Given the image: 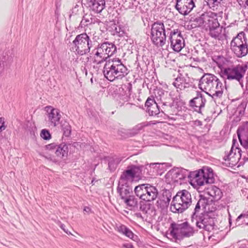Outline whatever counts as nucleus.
Instances as JSON below:
<instances>
[{"instance_id":"obj_1","label":"nucleus","mask_w":248,"mask_h":248,"mask_svg":"<svg viewBox=\"0 0 248 248\" xmlns=\"http://www.w3.org/2000/svg\"><path fill=\"white\" fill-rule=\"evenodd\" d=\"M93 62L97 65H99L105 62L103 73L104 77L110 81L115 79H122L128 74V69L118 59H108V57L102 56L99 53L92 50Z\"/></svg>"},{"instance_id":"obj_2","label":"nucleus","mask_w":248,"mask_h":248,"mask_svg":"<svg viewBox=\"0 0 248 248\" xmlns=\"http://www.w3.org/2000/svg\"><path fill=\"white\" fill-rule=\"evenodd\" d=\"M215 13H205L196 17L193 21L192 26L200 27L209 31V35L215 39L223 40L226 38L225 28L221 26Z\"/></svg>"},{"instance_id":"obj_3","label":"nucleus","mask_w":248,"mask_h":248,"mask_svg":"<svg viewBox=\"0 0 248 248\" xmlns=\"http://www.w3.org/2000/svg\"><path fill=\"white\" fill-rule=\"evenodd\" d=\"M214 61L220 68V75L223 78L229 80H235L243 86V78L248 69L247 65L238 64L221 68L225 61V58L223 56H218Z\"/></svg>"},{"instance_id":"obj_4","label":"nucleus","mask_w":248,"mask_h":248,"mask_svg":"<svg viewBox=\"0 0 248 248\" xmlns=\"http://www.w3.org/2000/svg\"><path fill=\"white\" fill-rule=\"evenodd\" d=\"M192 202L191 194L186 190L177 193L171 202L170 209L173 212L183 213Z\"/></svg>"},{"instance_id":"obj_5","label":"nucleus","mask_w":248,"mask_h":248,"mask_svg":"<svg viewBox=\"0 0 248 248\" xmlns=\"http://www.w3.org/2000/svg\"><path fill=\"white\" fill-rule=\"evenodd\" d=\"M171 31L170 28H165L161 21L154 23L151 28V39L152 43L157 47L164 46L166 42V33L170 34Z\"/></svg>"},{"instance_id":"obj_6","label":"nucleus","mask_w":248,"mask_h":248,"mask_svg":"<svg viewBox=\"0 0 248 248\" xmlns=\"http://www.w3.org/2000/svg\"><path fill=\"white\" fill-rule=\"evenodd\" d=\"M93 46L91 36L86 33H82L77 35L71 44L70 49L71 51L82 56L89 53Z\"/></svg>"},{"instance_id":"obj_7","label":"nucleus","mask_w":248,"mask_h":248,"mask_svg":"<svg viewBox=\"0 0 248 248\" xmlns=\"http://www.w3.org/2000/svg\"><path fill=\"white\" fill-rule=\"evenodd\" d=\"M170 231V236L179 240L191 237L195 232L194 228L186 221L181 224L172 223Z\"/></svg>"},{"instance_id":"obj_8","label":"nucleus","mask_w":248,"mask_h":248,"mask_svg":"<svg viewBox=\"0 0 248 248\" xmlns=\"http://www.w3.org/2000/svg\"><path fill=\"white\" fill-rule=\"evenodd\" d=\"M230 48L238 58H242L248 53L247 39L244 32L238 33L234 37L230 43Z\"/></svg>"},{"instance_id":"obj_9","label":"nucleus","mask_w":248,"mask_h":248,"mask_svg":"<svg viewBox=\"0 0 248 248\" xmlns=\"http://www.w3.org/2000/svg\"><path fill=\"white\" fill-rule=\"evenodd\" d=\"M134 192L140 200L150 202L155 200L158 195L157 188L149 184H143L136 186Z\"/></svg>"},{"instance_id":"obj_10","label":"nucleus","mask_w":248,"mask_h":248,"mask_svg":"<svg viewBox=\"0 0 248 248\" xmlns=\"http://www.w3.org/2000/svg\"><path fill=\"white\" fill-rule=\"evenodd\" d=\"M143 168L142 166H128L127 170L124 171L121 174L119 183L129 185L134 180L140 179L142 175Z\"/></svg>"},{"instance_id":"obj_11","label":"nucleus","mask_w":248,"mask_h":248,"mask_svg":"<svg viewBox=\"0 0 248 248\" xmlns=\"http://www.w3.org/2000/svg\"><path fill=\"white\" fill-rule=\"evenodd\" d=\"M189 180L192 185L201 186L205 184H212L214 182L212 170L210 169L206 172L203 170L191 172Z\"/></svg>"},{"instance_id":"obj_12","label":"nucleus","mask_w":248,"mask_h":248,"mask_svg":"<svg viewBox=\"0 0 248 248\" xmlns=\"http://www.w3.org/2000/svg\"><path fill=\"white\" fill-rule=\"evenodd\" d=\"M132 189L128 185L118 183L117 192L124 203L128 206L134 207L137 204V200L134 195H131Z\"/></svg>"},{"instance_id":"obj_13","label":"nucleus","mask_w":248,"mask_h":248,"mask_svg":"<svg viewBox=\"0 0 248 248\" xmlns=\"http://www.w3.org/2000/svg\"><path fill=\"white\" fill-rule=\"evenodd\" d=\"M155 94L156 100H160L162 104L161 111L165 114H171V108L173 105L171 102L172 99L168 92L157 89L155 92Z\"/></svg>"},{"instance_id":"obj_14","label":"nucleus","mask_w":248,"mask_h":248,"mask_svg":"<svg viewBox=\"0 0 248 248\" xmlns=\"http://www.w3.org/2000/svg\"><path fill=\"white\" fill-rule=\"evenodd\" d=\"M193 223H195L197 227L200 229L207 232H211L214 229L215 225L214 218L210 217L207 214L195 217Z\"/></svg>"},{"instance_id":"obj_15","label":"nucleus","mask_w":248,"mask_h":248,"mask_svg":"<svg viewBox=\"0 0 248 248\" xmlns=\"http://www.w3.org/2000/svg\"><path fill=\"white\" fill-rule=\"evenodd\" d=\"M169 40L171 47L176 52L180 51L185 46L184 40L178 30H173L170 31Z\"/></svg>"},{"instance_id":"obj_16","label":"nucleus","mask_w":248,"mask_h":248,"mask_svg":"<svg viewBox=\"0 0 248 248\" xmlns=\"http://www.w3.org/2000/svg\"><path fill=\"white\" fill-rule=\"evenodd\" d=\"M218 80L219 79L214 75L205 74L201 78L199 84V88L207 94L211 88L213 89L212 88Z\"/></svg>"},{"instance_id":"obj_17","label":"nucleus","mask_w":248,"mask_h":248,"mask_svg":"<svg viewBox=\"0 0 248 248\" xmlns=\"http://www.w3.org/2000/svg\"><path fill=\"white\" fill-rule=\"evenodd\" d=\"M45 110L49 126L54 127L58 125L61 118L60 110L50 106H46Z\"/></svg>"},{"instance_id":"obj_18","label":"nucleus","mask_w":248,"mask_h":248,"mask_svg":"<svg viewBox=\"0 0 248 248\" xmlns=\"http://www.w3.org/2000/svg\"><path fill=\"white\" fill-rule=\"evenodd\" d=\"M194 7L193 0H176L175 8L182 15H188Z\"/></svg>"},{"instance_id":"obj_19","label":"nucleus","mask_w":248,"mask_h":248,"mask_svg":"<svg viewBox=\"0 0 248 248\" xmlns=\"http://www.w3.org/2000/svg\"><path fill=\"white\" fill-rule=\"evenodd\" d=\"M86 5L89 10L94 14L100 13L105 8V0H85Z\"/></svg>"},{"instance_id":"obj_20","label":"nucleus","mask_w":248,"mask_h":248,"mask_svg":"<svg viewBox=\"0 0 248 248\" xmlns=\"http://www.w3.org/2000/svg\"><path fill=\"white\" fill-rule=\"evenodd\" d=\"M237 134L241 145L248 149V122L238 128Z\"/></svg>"},{"instance_id":"obj_21","label":"nucleus","mask_w":248,"mask_h":248,"mask_svg":"<svg viewBox=\"0 0 248 248\" xmlns=\"http://www.w3.org/2000/svg\"><path fill=\"white\" fill-rule=\"evenodd\" d=\"M241 156V150L239 148L232 145L229 152L227 155L224 156V159L229 161V165L235 166L238 162Z\"/></svg>"},{"instance_id":"obj_22","label":"nucleus","mask_w":248,"mask_h":248,"mask_svg":"<svg viewBox=\"0 0 248 248\" xmlns=\"http://www.w3.org/2000/svg\"><path fill=\"white\" fill-rule=\"evenodd\" d=\"M191 172L188 170L184 169H177L170 170L168 173L169 175L171 176V178L174 181H178L179 180H183L187 177L190 178Z\"/></svg>"},{"instance_id":"obj_23","label":"nucleus","mask_w":248,"mask_h":248,"mask_svg":"<svg viewBox=\"0 0 248 248\" xmlns=\"http://www.w3.org/2000/svg\"><path fill=\"white\" fill-rule=\"evenodd\" d=\"M171 198V193L169 190H166L162 193L156 202V206L162 210L167 208Z\"/></svg>"},{"instance_id":"obj_24","label":"nucleus","mask_w":248,"mask_h":248,"mask_svg":"<svg viewBox=\"0 0 248 248\" xmlns=\"http://www.w3.org/2000/svg\"><path fill=\"white\" fill-rule=\"evenodd\" d=\"M212 88L213 89L211 88L210 90L207 93L208 94L212 96L214 99L222 97L224 90V86L219 79L216 83V84Z\"/></svg>"},{"instance_id":"obj_25","label":"nucleus","mask_w":248,"mask_h":248,"mask_svg":"<svg viewBox=\"0 0 248 248\" xmlns=\"http://www.w3.org/2000/svg\"><path fill=\"white\" fill-rule=\"evenodd\" d=\"M205 102L206 99L201 94H199L190 101V104L191 107L195 108L196 111L200 112L201 109L204 107Z\"/></svg>"},{"instance_id":"obj_26","label":"nucleus","mask_w":248,"mask_h":248,"mask_svg":"<svg viewBox=\"0 0 248 248\" xmlns=\"http://www.w3.org/2000/svg\"><path fill=\"white\" fill-rule=\"evenodd\" d=\"M206 193L207 195L212 197L213 201H218L221 199L222 196V193L221 190L215 186H211L207 188Z\"/></svg>"},{"instance_id":"obj_27","label":"nucleus","mask_w":248,"mask_h":248,"mask_svg":"<svg viewBox=\"0 0 248 248\" xmlns=\"http://www.w3.org/2000/svg\"><path fill=\"white\" fill-rule=\"evenodd\" d=\"M206 203V201L204 199H201L197 202L194 208V211L192 215V221L193 222L195 221V217H199L197 216V214L205 208Z\"/></svg>"},{"instance_id":"obj_28","label":"nucleus","mask_w":248,"mask_h":248,"mask_svg":"<svg viewBox=\"0 0 248 248\" xmlns=\"http://www.w3.org/2000/svg\"><path fill=\"white\" fill-rule=\"evenodd\" d=\"M68 147L65 144L59 145L55 151V154L59 159H62L67 156Z\"/></svg>"},{"instance_id":"obj_29","label":"nucleus","mask_w":248,"mask_h":248,"mask_svg":"<svg viewBox=\"0 0 248 248\" xmlns=\"http://www.w3.org/2000/svg\"><path fill=\"white\" fill-rule=\"evenodd\" d=\"M187 84H188V82L186 81V79L181 74L178 76L173 82V85L175 87L181 90L185 88Z\"/></svg>"},{"instance_id":"obj_30","label":"nucleus","mask_w":248,"mask_h":248,"mask_svg":"<svg viewBox=\"0 0 248 248\" xmlns=\"http://www.w3.org/2000/svg\"><path fill=\"white\" fill-rule=\"evenodd\" d=\"M105 47V53L106 54L108 59L116 51V46L112 43L108 42L104 43Z\"/></svg>"},{"instance_id":"obj_31","label":"nucleus","mask_w":248,"mask_h":248,"mask_svg":"<svg viewBox=\"0 0 248 248\" xmlns=\"http://www.w3.org/2000/svg\"><path fill=\"white\" fill-rule=\"evenodd\" d=\"M97 19L92 14H86L83 17L82 22H85L86 25L91 24H95L97 22Z\"/></svg>"},{"instance_id":"obj_32","label":"nucleus","mask_w":248,"mask_h":248,"mask_svg":"<svg viewBox=\"0 0 248 248\" xmlns=\"http://www.w3.org/2000/svg\"><path fill=\"white\" fill-rule=\"evenodd\" d=\"M153 106L148 108L147 109L149 114L150 115L154 116L156 115L159 114L160 112L159 108H158V106L157 103L155 102V103L153 104Z\"/></svg>"},{"instance_id":"obj_33","label":"nucleus","mask_w":248,"mask_h":248,"mask_svg":"<svg viewBox=\"0 0 248 248\" xmlns=\"http://www.w3.org/2000/svg\"><path fill=\"white\" fill-rule=\"evenodd\" d=\"M223 0H205L207 4L213 10L217 9V6Z\"/></svg>"},{"instance_id":"obj_34","label":"nucleus","mask_w":248,"mask_h":248,"mask_svg":"<svg viewBox=\"0 0 248 248\" xmlns=\"http://www.w3.org/2000/svg\"><path fill=\"white\" fill-rule=\"evenodd\" d=\"M248 217V214H241L236 219V225L237 226L241 225L244 222L248 225V222H246V219Z\"/></svg>"},{"instance_id":"obj_35","label":"nucleus","mask_w":248,"mask_h":248,"mask_svg":"<svg viewBox=\"0 0 248 248\" xmlns=\"http://www.w3.org/2000/svg\"><path fill=\"white\" fill-rule=\"evenodd\" d=\"M62 129L63 131V135L66 137H68L71 131V126L69 124L66 122H65L62 125Z\"/></svg>"},{"instance_id":"obj_36","label":"nucleus","mask_w":248,"mask_h":248,"mask_svg":"<svg viewBox=\"0 0 248 248\" xmlns=\"http://www.w3.org/2000/svg\"><path fill=\"white\" fill-rule=\"evenodd\" d=\"M105 46L104 43L98 44L97 46L93 50L101 55L107 56L106 54L105 53Z\"/></svg>"},{"instance_id":"obj_37","label":"nucleus","mask_w":248,"mask_h":248,"mask_svg":"<svg viewBox=\"0 0 248 248\" xmlns=\"http://www.w3.org/2000/svg\"><path fill=\"white\" fill-rule=\"evenodd\" d=\"M120 161L121 160L119 158H116L115 159H113V160H109L108 165L109 170H114Z\"/></svg>"},{"instance_id":"obj_38","label":"nucleus","mask_w":248,"mask_h":248,"mask_svg":"<svg viewBox=\"0 0 248 248\" xmlns=\"http://www.w3.org/2000/svg\"><path fill=\"white\" fill-rule=\"evenodd\" d=\"M118 104L121 107L122 106L125 102H127L129 100V97L128 95H120L119 96Z\"/></svg>"},{"instance_id":"obj_39","label":"nucleus","mask_w":248,"mask_h":248,"mask_svg":"<svg viewBox=\"0 0 248 248\" xmlns=\"http://www.w3.org/2000/svg\"><path fill=\"white\" fill-rule=\"evenodd\" d=\"M40 136L45 140H48L50 139L51 137L49 131L45 129L42 130Z\"/></svg>"},{"instance_id":"obj_40","label":"nucleus","mask_w":248,"mask_h":248,"mask_svg":"<svg viewBox=\"0 0 248 248\" xmlns=\"http://www.w3.org/2000/svg\"><path fill=\"white\" fill-rule=\"evenodd\" d=\"M150 204L149 203H140V210L142 211L144 213H147L150 209Z\"/></svg>"},{"instance_id":"obj_41","label":"nucleus","mask_w":248,"mask_h":248,"mask_svg":"<svg viewBox=\"0 0 248 248\" xmlns=\"http://www.w3.org/2000/svg\"><path fill=\"white\" fill-rule=\"evenodd\" d=\"M58 146H59L58 145L55 143H52L46 145L45 148L46 150L54 151L55 152Z\"/></svg>"},{"instance_id":"obj_42","label":"nucleus","mask_w":248,"mask_h":248,"mask_svg":"<svg viewBox=\"0 0 248 248\" xmlns=\"http://www.w3.org/2000/svg\"><path fill=\"white\" fill-rule=\"evenodd\" d=\"M155 102H156L154 100V99L149 97L145 102V107H146L147 109H148V108H150V107L153 106V104L155 103Z\"/></svg>"},{"instance_id":"obj_43","label":"nucleus","mask_w":248,"mask_h":248,"mask_svg":"<svg viewBox=\"0 0 248 248\" xmlns=\"http://www.w3.org/2000/svg\"><path fill=\"white\" fill-rule=\"evenodd\" d=\"M117 231L121 233L124 235L127 229L128 228L125 226L124 225H120L117 227Z\"/></svg>"},{"instance_id":"obj_44","label":"nucleus","mask_w":248,"mask_h":248,"mask_svg":"<svg viewBox=\"0 0 248 248\" xmlns=\"http://www.w3.org/2000/svg\"><path fill=\"white\" fill-rule=\"evenodd\" d=\"M124 235L131 239H133L135 236L133 232L128 228L127 229V230L125 232Z\"/></svg>"},{"instance_id":"obj_45","label":"nucleus","mask_w":248,"mask_h":248,"mask_svg":"<svg viewBox=\"0 0 248 248\" xmlns=\"http://www.w3.org/2000/svg\"><path fill=\"white\" fill-rule=\"evenodd\" d=\"M6 126L5 125L4 118L3 117L0 118V133L5 130Z\"/></svg>"},{"instance_id":"obj_46","label":"nucleus","mask_w":248,"mask_h":248,"mask_svg":"<svg viewBox=\"0 0 248 248\" xmlns=\"http://www.w3.org/2000/svg\"><path fill=\"white\" fill-rule=\"evenodd\" d=\"M89 36H91V39L93 42V43H94L95 42H97L98 40H99V36L96 35L95 33L93 34V36H91V33L88 34Z\"/></svg>"},{"instance_id":"obj_47","label":"nucleus","mask_w":248,"mask_h":248,"mask_svg":"<svg viewBox=\"0 0 248 248\" xmlns=\"http://www.w3.org/2000/svg\"><path fill=\"white\" fill-rule=\"evenodd\" d=\"M160 163H151L150 164H147L146 166V169H148V167L152 168L153 167L154 168H155L157 167V165H160Z\"/></svg>"},{"instance_id":"obj_48","label":"nucleus","mask_w":248,"mask_h":248,"mask_svg":"<svg viewBox=\"0 0 248 248\" xmlns=\"http://www.w3.org/2000/svg\"><path fill=\"white\" fill-rule=\"evenodd\" d=\"M122 247L125 248H134L133 246L130 243L124 244Z\"/></svg>"},{"instance_id":"obj_49","label":"nucleus","mask_w":248,"mask_h":248,"mask_svg":"<svg viewBox=\"0 0 248 248\" xmlns=\"http://www.w3.org/2000/svg\"><path fill=\"white\" fill-rule=\"evenodd\" d=\"M78 7H79V6L78 4H76L72 10V13L77 14V13L78 12Z\"/></svg>"},{"instance_id":"obj_50","label":"nucleus","mask_w":248,"mask_h":248,"mask_svg":"<svg viewBox=\"0 0 248 248\" xmlns=\"http://www.w3.org/2000/svg\"><path fill=\"white\" fill-rule=\"evenodd\" d=\"M60 228L62 230H63V231L64 232H65L66 233L68 234L69 232H68L67 231H66L65 229V225L63 224H61V225H60ZM69 233H70V232H69Z\"/></svg>"},{"instance_id":"obj_51","label":"nucleus","mask_w":248,"mask_h":248,"mask_svg":"<svg viewBox=\"0 0 248 248\" xmlns=\"http://www.w3.org/2000/svg\"><path fill=\"white\" fill-rule=\"evenodd\" d=\"M144 126L142 124H139L137 125L136 127V128L139 130H141Z\"/></svg>"},{"instance_id":"obj_52","label":"nucleus","mask_w":248,"mask_h":248,"mask_svg":"<svg viewBox=\"0 0 248 248\" xmlns=\"http://www.w3.org/2000/svg\"><path fill=\"white\" fill-rule=\"evenodd\" d=\"M72 146L75 148H78V147L80 146V144L78 142H75L72 144Z\"/></svg>"},{"instance_id":"obj_53","label":"nucleus","mask_w":248,"mask_h":248,"mask_svg":"<svg viewBox=\"0 0 248 248\" xmlns=\"http://www.w3.org/2000/svg\"><path fill=\"white\" fill-rule=\"evenodd\" d=\"M91 211V209L88 207H84V211L87 212V213H89Z\"/></svg>"},{"instance_id":"obj_54","label":"nucleus","mask_w":248,"mask_h":248,"mask_svg":"<svg viewBox=\"0 0 248 248\" xmlns=\"http://www.w3.org/2000/svg\"><path fill=\"white\" fill-rule=\"evenodd\" d=\"M135 216L138 217V218H143V217H142V215L140 213H137L135 214Z\"/></svg>"},{"instance_id":"obj_55","label":"nucleus","mask_w":248,"mask_h":248,"mask_svg":"<svg viewBox=\"0 0 248 248\" xmlns=\"http://www.w3.org/2000/svg\"><path fill=\"white\" fill-rule=\"evenodd\" d=\"M40 155L44 157H45V158H47V159H49V160H52V158L51 156H45L44 155H43L42 154H40Z\"/></svg>"},{"instance_id":"obj_56","label":"nucleus","mask_w":248,"mask_h":248,"mask_svg":"<svg viewBox=\"0 0 248 248\" xmlns=\"http://www.w3.org/2000/svg\"><path fill=\"white\" fill-rule=\"evenodd\" d=\"M4 67V63L3 62H0V70L1 69H2Z\"/></svg>"},{"instance_id":"obj_57","label":"nucleus","mask_w":248,"mask_h":248,"mask_svg":"<svg viewBox=\"0 0 248 248\" xmlns=\"http://www.w3.org/2000/svg\"><path fill=\"white\" fill-rule=\"evenodd\" d=\"M88 67V64L87 63L86 65H85V67Z\"/></svg>"}]
</instances>
